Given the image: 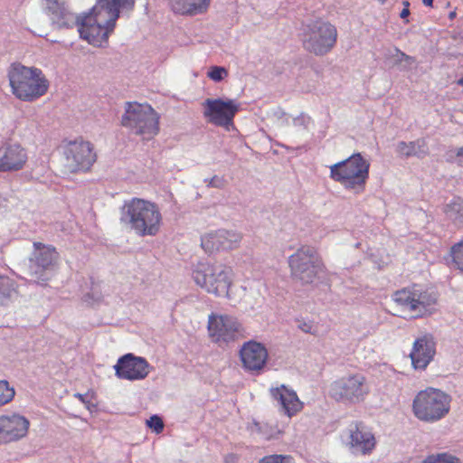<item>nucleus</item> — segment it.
Instances as JSON below:
<instances>
[{"mask_svg": "<svg viewBox=\"0 0 463 463\" xmlns=\"http://www.w3.org/2000/svg\"><path fill=\"white\" fill-rule=\"evenodd\" d=\"M241 358L245 368L250 371L260 370L266 364L268 352L260 343L250 341L241 349Z\"/></svg>", "mask_w": 463, "mask_h": 463, "instance_id": "aec40b11", "label": "nucleus"}, {"mask_svg": "<svg viewBox=\"0 0 463 463\" xmlns=\"http://www.w3.org/2000/svg\"><path fill=\"white\" fill-rule=\"evenodd\" d=\"M203 116L208 122L229 129L239 110V105L232 99H207L203 102Z\"/></svg>", "mask_w": 463, "mask_h": 463, "instance_id": "ddd939ff", "label": "nucleus"}, {"mask_svg": "<svg viewBox=\"0 0 463 463\" xmlns=\"http://www.w3.org/2000/svg\"><path fill=\"white\" fill-rule=\"evenodd\" d=\"M86 395L84 394H81V393H76L75 394V397L78 398L81 402L83 403H86L87 401H86V398H85Z\"/></svg>", "mask_w": 463, "mask_h": 463, "instance_id": "ea45409f", "label": "nucleus"}, {"mask_svg": "<svg viewBox=\"0 0 463 463\" xmlns=\"http://www.w3.org/2000/svg\"><path fill=\"white\" fill-rule=\"evenodd\" d=\"M288 266L292 279L302 284L313 283L325 271L321 258L308 246H303L292 254L288 258Z\"/></svg>", "mask_w": 463, "mask_h": 463, "instance_id": "1a4fd4ad", "label": "nucleus"}, {"mask_svg": "<svg viewBox=\"0 0 463 463\" xmlns=\"http://www.w3.org/2000/svg\"><path fill=\"white\" fill-rule=\"evenodd\" d=\"M392 299L402 309L411 313L412 317L419 318L432 312L438 297L435 291L413 284L396 290L392 295Z\"/></svg>", "mask_w": 463, "mask_h": 463, "instance_id": "0eeeda50", "label": "nucleus"}, {"mask_svg": "<svg viewBox=\"0 0 463 463\" xmlns=\"http://www.w3.org/2000/svg\"><path fill=\"white\" fill-rule=\"evenodd\" d=\"M449 255L454 266L463 271V239L451 246Z\"/></svg>", "mask_w": 463, "mask_h": 463, "instance_id": "cd10ccee", "label": "nucleus"}, {"mask_svg": "<svg viewBox=\"0 0 463 463\" xmlns=\"http://www.w3.org/2000/svg\"><path fill=\"white\" fill-rule=\"evenodd\" d=\"M401 60L408 61V62L414 61V59L411 56H409V55L405 54L404 52H401Z\"/></svg>", "mask_w": 463, "mask_h": 463, "instance_id": "58836bf2", "label": "nucleus"}, {"mask_svg": "<svg viewBox=\"0 0 463 463\" xmlns=\"http://www.w3.org/2000/svg\"><path fill=\"white\" fill-rule=\"evenodd\" d=\"M8 79L13 94L23 101H33L43 96L49 89V81L42 70L21 63L10 66Z\"/></svg>", "mask_w": 463, "mask_h": 463, "instance_id": "f03ea898", "label": "nucleus"}, {"mask_svg": "<svg viewBox=\"0 0 463 463\" xmlns=\"http://www.w3.org/2000/svg\"><path fill=\"white\" fill-rule=\"evenodd\" d=\"M121 123L144 141L154 139L160 131V116L146 103L127 102Z\"/></svg>", "mask_w": 463, "mask_h": 463, "instance_id": "20e7f679", "label": "nucleus"}, {"mask_svg": "<svg viewBox=\"0 0 463 463\" xmlns=\"http://www.w3.org/2000/svg\"><path fill=\"white\" fill-rule=\"evenodd\" d=\"M370 163L360 153L330 166V178L355 194L365 190L369 178Z\"/></svg>", "mask_w": 463, "mask_h": 463, "instance_id": "7ed1b4c3", "label": "nucleus"}, {"mask_svg": "<svg viewBox=\"0 0 463 463\" xmlns=\"http://www.w3.org/2000/svg\"><path fill=\"white\" fill-rule=\"evenodd\" d=\"M15 395L14 387L5 380H0V406H4L13 401Z\"/></svg>", "mask_w": 463, "mask_h": 463, "instance_id": "c85d7f7f", "label": "nucleus"}, {"mask_svg": "<svg viewBox=\"0 0 463 463\" xmlns=\"http://www.w3.org/2000/svg\"><path fill=\"white\" fill-rule=\"evenodd\" d=\"M369 393L370 386L367 379L359 373H351L335 381L329 391L334 400L352 404L364 402Z\"/></svg>", "mask_w": 463, "mask_h": 463, "instance_id": "9d476101", "label": "nucleus"}, {"mask_svg": "<svg viewBox=\"0 0 463 463\" xmlns=\"http://www.w3.org/2000/svg\"><path fill=\"white\" fill-rule=\"evenodd\" d=\"M208 335L216 344L235 341L242 335V326L238 319L230 315L212 313L208 317Z\"/></svg>", "mask_w": 463, "mask_h": 463, "instance_id": "f8f14e48", "label": "nucleus"}, {"mask_svg": "<svg viewBox=\"0 0 463 463\" xmlns=\"http://www.w3.org/2000/svg\"><path fill=\"white\" fill-rule=\"evenodd\" d=\"M403 9L402 10L400 14V17L402 19H407V17L410 15V3L408 1H403Z\"/></svg>", "mask_w": 463, "mask_h": 463, "instance_id": "e433bc0d", "label": "nucleus"}, {"mask_svg": "<svg viewBox=\"0 0 463 463\" xmlns=\"http://www.w3.org/2000/svg\"><path fill=\"white\" fill-rule=\"evenodd\" d=\"M336 40V28L328 22L318 19L303 26V47L307 52L317 56L328 53L335 45Z\"/></svg>", "mask_w": 463, "mask_h": 463, "instance_id": "6e6552de", "label": "nucleus"}, {"mask_svg": "<svg viewBox=\"0 0 463 463\" xmlns=\"http://www.w3.org/2000/svg\"><path fill=\"white\" fill-rule=\"evenodd\" d=\"M28 160L27 151L18 143L0 146V172H15L23 169Z\"/></svg>", "mask_w": 463, "mask_h": 463, "instance_id": "a211bd4d", "label": "nucleus"}, {"mask_svg": "<svg viewBox=\"0 0 463 463\" xmlns=\"http://www.w3.org/2000/svg\"><path fill=\"white\" fill-rule=\"evenodd\" d=\"M422 3L426 6H432L433 0H422Z\"/></svg>", "mask_w": 463, "mask_h": 463, "instance_id": "79ce46f5", "label": "nucleus"}, {"mask_svg": "<svg viewBox=\"0 0 463 463\" xmlns=\"http://www.w3.org/2000/svg\"><path fill=\"white\" fill-rule=\"evenodd\" d=\"M344 435L346 445L354 453L368 455L375 448L374 435L362 421H352Z\"/></svg>", "mask_w": 463, "mask_h": 463, "instance_id": "2eb2a0df", "label": "nucleus"}, {"mask_svg": "<svg viewBox=\"0 0 463 463\" xmlns=\"http://www.w3.org/2000/svg\"><path fill=\"white\" fill-rule=\"evenodd\" d=\"M444 212L449 218L458 219L463 214V201L460 199L453 200L445 206Z\"/></svg>", "mask_w": 463, "mask_h": 463, "instance_id": "7c9ffc66", "label": "nucleus"}, {"mask_svg": "<svg viewBox=\"0 0 463 463\" xmlns=\"http://www.w3.org/2000/svg\"><path fill=\"white\" fill-rule=\"evenodd\" d=\"M87 14L93 18L90 21H98L103 24L107 29L113 33L117 21L119 18L120 11L109 5L106 0H97L95 5Z\"/></svg>", "mask_w": 463, "mask_h": 463, "instance_id": "4be33fe9", "label": "nucleus"}, {"mask_svg": "<svg viewBox=\"0 0 463 463\" xmlns=\"http://www.w3.org/2000/svg\"><path fill=\"white\" fill-rule=\"evenodd\" d=\"M225 233L211 232L202 237L201 245L203 249L209 253L222 250L221 239L225 237Z\"/></svg>", "mask_w": 463, "mask_h": 463, "instance_id": "a878e982", "label": "nucleus"}, {"mask_svg": "<svg viewBox=\"0 0 463 463\" xmlns=\"http://www.w3.org/2000/svg\"><path fill=\"white\" fill-rule=\"evenodd\" d=\"M116 375L120 379L137 381L145 379L149 373L147 361L133 354L121 356L114 365Z\"/></svg>", "mask_w": 463, "mask_h": 463, "instance_id": "dca6fc26", "label": "nucleus"}, {"mask_svg": "<svg viewBox=\"0 0 463 463\" xmlns=\"http://www.w3.org/2000/svg\"><path fill=\"white\" fill-rule=\"evenodd\" d=\"M396 151L401 156L424 157L429 154V147L424 138H419L411 142H399L397 144Z\"/></svg>", "mask_w": 463, "mask_h": 463, "instance_id": "393cba45", "label": "nucleus"}, {"mask_svg": "<svg viewBox=\"0 0 463 463\" xmlns=\"http://www.w3.org/2000/svg\"><path fill=\"white\" fill-rule=\"evenodd\" d=\"M174 13L181 15L203 14L210 5V0H169Z\"/></svg>", "mask_w": 463, "mask_h": 463, "instance_id": "5701e85b", "label": "nucleus"}, {"mask_svg": "<svg viewBox=\"0 0 463 463\" xmlns=\"http://www.w3.org/2000/svg\"><path fill=\"white\" fill-rule=\"evenodd\" d=\"M458 84L463 87V76L458 80Z\"/></svg>", "mask_w": 463, "mask_h": 463, "instance_id": "37998d69", "label": "nucleus"}, {"mask_svg": "<svg viewBox=\"0 0 463 463\" xmlns=\"http://www.w3.org/2000/svg\"><path fill=\"white\" fill-rule=\"evenodd\" d=\"M63 21L59 22L66 27L71 26L74 22L78 26L80 35L90 44L97 47H104L108 44L109 37L112 33L103 24L98 21H90L93 19L87 14L82 16H75L71 13H63Z\"/></svg>", "mask_w": 463, "mask_h": 463, "instance_id": "9b49d317", "label": "nucleus"}, {"mask_svg": "<svg viewBox=\"0 0 463 463\" xmlns=\"http://www.w3.org/2000/svg\"><path fill=\"white\" fill-rule=\"evenodd\" d=\"M259 463H296L291 456L287 455H269L262 458Z\"/></svg>", "mask_w": 463, "mask_h": 463, "instance_id": "473e14b6", "label": "nucleus"}, {"mask_svg": "<svg viewBox=\"0 0 463 463\" xmlns=\"http://www.w3.org/2000/svg\"><path fill=\"white\" fill-rule=\"evenodd\" d=\"M457 156L459 157V161L460 163H462V158H463V147H460L458 149L457 151Z\"/></svg>", "mask_w": 463, "mask_h": 463, "instance_id": "a19ab883", "label": "nucleus"}, {"mask_svg": "<svg viewBox=\"0 0 463 463\" xmlns=\"http://www.w3.org/2000/svg\"><path fill=\"white\" fill-rule=\"evenodd\" d=\"M422 463H460L459 459L447 453L430 455Z\"/></svg>", "mask_w": 463, "mask_h": 463, "instance_id": "2f4dec72", "label": "nucleus"}, {"mask_svg": "<svg viewBox=\"0 0 463 463\" xmlns=\"http://www.w3.org/2000/svg\"><path fill=\"white\" fill-rule=\"evenodd\" d=\"M33 247L39 252L35 255V264L43 270L53 267L58 260L59 253L51 245H44L42 242H34Z\"/></svg>", "mask_w": 463, "mask_h": 463, "instance_id": "b1692460", "label": "nucleus"}, {"mask_svg": "<svg viewBox=\"0 0 463 463\" xmlns=\"http://www.w3.org/2000/svg\"><path fill=\"white\" fill-rule=\"evenodd\" d=\"M219 233H225V237L221 239L222 250H232L235 248L241 241L240 234L229 232V231H219Z\"/></svg>", "mask_w": 463, "mask_h": 463, "instance_id": "c756f323", "label": "nucleus"}, {"mask_svg": "<svg viewBox=\"0 0 463 463\" xmlns=\"http://www.w3.org/2000/svg\"><path fill=\"white\" fill-rule=\"evenodd\" d=\"M269 392L273 400L280 406L281 411L289 418L303 409V402L298 399L296 392L284 384L270 388Z\"/></svg>", "mask_w": 463, "mask_h": 463, "instance_id": "6ab92c4d", "label": "nucleus"}, {"mask_svg": "<svg viewBox=\"0 0 463 463\" xmlns=\"http://www.w3.org/2000/svg\"><path fill=\"white\" fill-rule=\"evenodd\" d=\"M298 327L305 333H312L313 325L310 322H302L298 325Z\"/></svg>", "mask_w": 463, "mask_h": 463, "instance_id": "4c0bfd02", "label": "nucleus"}, {"mask_svg": "<svg viewBox=\"0 0 463 463\" xmlns=\"http://www.w3.org/2000/svg\"><path fill=\"white\" fill-rule=\"evenodd\" d=\"M207 76L213 81H221L228 76V71L224 67L212 66L207 72Z\"/></svg>", "mask_w": 463, "mask_h": 463, "instance_id": "72a5a7b5", "label": "nucleus"}, {"mask_svg": "<svg viewBox=\"0 0 463 463\" xmlns=\"http://www.w3.org/2000/svg\"><path fill=\"white\" fill-rule=\"evenodd\" d=\"M146 426L149 429H151L154 432H156V434H159L164 430V427H165L164 421L157 415L151 416L148 420H146Z\"/></svg>", "mask_w": 463, "mask_h": 463, "instance_id": "f704fd0d", "label": "nucleus"}, {"mask_svg": "<svg viewBox=\"0 0 463 463\" xmlns=\"http://www.w3.org/2000/svg\"><path fill=\"white\" fill-rule=\"evenodd\" d=\"M451 397L445 392L428 387L417 393L412 402V411L417 419L435 422L443 419L450 410Z\"/></svg>", "mask_w": 463, "mask_h": 463, "instance_id": "39448f33", "label": "nucleus"}, {"mask_svg": "<svg viewBox=\"0 0 463 463\" xmlns=\"http://www.w3.org/2000/svg\"><path fill=\"white\" fill-rule=\"evenodd\" d=\"M67 165L72 172L87 171L96 161L93 146L83 139L70 141L64 148Z\"/></svg>", "mask_w": 463, "mask_h": 463, "instance_id": "4468645a", "label": "nucleus"}, {"mask_svg": "<svg viewBox=\"0 0 463 463\" xmlns=\"http://www.w3.org/2000/svg\"><path fill=\"white\" fill-rule=\"evenodd\" d=\"M435 354V345L431 337L424 335L418 338L410 354L412 365L416 369H424L430 363Z\"/></svg>", "mask_w": 463, "mask_h": 463, "instance_id": "412c9836", "label": "nucleus"}, {"mask_svg": "<svg viewBox=\"0 0 463 463\" xmlns=\"http://www.w3.org/2000/svg\"><path fill=\"white\" fill-rule=\"evenodd\" d=\"M122 218L142 237L156 236L163 223L159 206L154 202L137 197L124 203Z\"/></svg>", "mask_w": 463, "mask_h": 463, "instance_id": "f257e3e1", "label": "nucleus"}, {"mask_svg": "<svg viewBox=\"0 0 463 463\" xmlns=\"http://www.w3.org/2000/svg\"><path fill=\"white\" fill-rule=\"evenodd\" d=\"M16 294L14 281L7 276H0V298H11Z\"/></svg>", "mask_w": 463, "mask_h": 463, "instance_id": "bb28decb", "label": "nucleus"}, {"mask_svg": "<svg viewBox=\"0 0 463 463\" xmlns=\"http://www.w3.org/2000/svg\"><path fill=\"white\" fill-rule=\"evenodd\" d=\"M30 421L18 413L0 416V444L17 441L24 438L29 430Z\"/></svg>", "mask_w": 463, "mask_h": 463, "instance_id": "f3484780", "label": "nucleus"}, {"mask_svg": "<svg viewBox=\"0 0 463 463\" xmlns=\"http://www.w3.org/2000/svg\"><path fill=\"white\" fill-rule=\"evenodd\" d=\"M224 184H225V180L222 177H219L217 175H214L209 181V185L213 186V187L221 188V187H223Z\"/></svg>", "mask_w": 463, "mask_h": 463, "instance_id": "c9c22d12", "label": "nucleus"}, {"mask_svg": "<svg viewBox=\"0 0 463 463\" xmlns=\"http://www.w3.org/2000/svg\"><path fill=\"white\" fill-rule=\"evenodd\" d=\"M196 285L216 297H226L232 285V269L221 263H199L193 271Z\"/></svg>", "mask_w": 463, "mask_h": 463, "instance_id": "423d86ee", "label": "nucleus"}, {"mask_svg": "<svg viewBox=\"0 0 463 463\" xmlns=\"http://www.w3.org/2000/svg\"><path fill=\"white\" fill-rule=\"evenodd\" d=\"M381 2H385L386 0H380Z\"/></svg>", "mask_w": 463, "mask_h": 463, "instance_id": "c03bdc74", "label": "nucleus"}]
</instances>
